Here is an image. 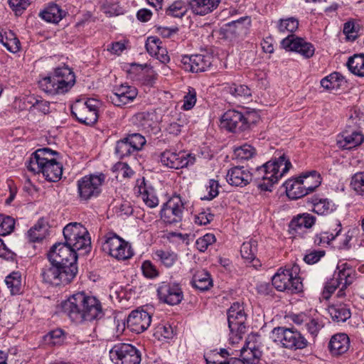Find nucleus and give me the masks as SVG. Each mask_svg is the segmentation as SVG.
Wrapping results in <instances>:
<instances>
[{
	"label": "nucleus",
	"mask_w": 364,
	"mask_h": 364,
	"mask_svg": "<svg viewBox=\"0 0 364 364\" xmlns=\"http://www.w3.org/2000/svg\"><path fill=\"white\" fill-rule=\"evenodd\" d=\"M347 66L352 73L364 77V54H355L350 57Z\"/></svg>",
	"instance_id": "36"
},
{
	"label": "nucleus",
	"mask_w": 364,
	"mask_h": 364,
	"mask_svg": "<svg viewBox=\"0 0 364 364\" xmlns=\"http://www.w3.org/2000/svg\"><path fill=\"white\" fill-rule=\"evenodd\" d=\"M257 251V242L256 240H250L242 243L240 247V254L242 257L247 264H252V267H257L261 265L259 259L255 257Z\"/></svg>",
	"instance_id": "27"
},
{
	"label": "nucleus",
	"mask_w": 364,
	"mask_h": 364,
	"mask_svg": "<svg viewBox=\"0 0 364 364\" xmlns=\"http://www.w3.org/2000/svg\"><path fill=\"white\" fill-rule=\"evenodd\" d=\"M313 211L318 215H325L332 210L331 202L326 198H318L314 197L311 199Z\"/></svg>",
	"instance_id": "38"
},
{
	"label": "nucleus",
	"mask_w": 364,
	"mask_h": 364,
	"mask_svg": "<svg viewBox=\"0 0 364 364\" xmlns=\"http://www.w3.org/2000/svg\"><path fill=\"white\" fill-rule=\"evenodd\" d=\"M183 107L185 110H189L196 102V92L194 88L189 87L188 93L184 96Z\"/></svg>",
	"instance_id": "60"
},
{
	"label": "nucleus",
	"mask_w": 364,
	"mask_h": 364,
	"mask_svg": "<svg viewBox=\"0 0 364 364\" xmlns=\"http://www.w3.org/2000/svg\"><path fill=\"white\" fill-rule=\"evenodd\" d=\"M124 245V240L117 234L109 232L106 235L105 240L102 243V249L103 252L114 257L118 249Z\"/></svg>",
	"instance_id": "30"
},
{
	"label": "nucleus",
	"mask_w": 364,
	"mask_h": 364,
	"mask_svg": "<svg viewBox=\"0 0 364 364\" xmlns=\"http://www.w3.org/2000/svg\"><path fill=\"white\" fill-rule=\"evenodd\" d=\"M257 117L255 114L247 113L244 115L235 109L226 111L221 117L222 127L231 132L237 133L250 129L256 122Z\"/></svg>",
	"instance_id": "6"
},
{
	"label": "nucleus",
	"mask_w": 364,
	"mask_h": 364,
	"mask_svg": "<svg viewBox=\"0 0 364 364\" xmlns=\"http://www.w3.org/2000/svg\"><path fill=\"white\" fill-rule=\"evenodd\" d=\"M100 102L90 98L86 101L77 100L71 106V113L76 119L86 125L95 124L98 119V108Z\"/></svg>",
	"instance_id": "7"
},
{
	"label": "nucleus",
	"mask_w": 364,
	"mask_h": 364,
	"mask_svg": "<svg viewBox=\"0 0 364 364\" xmlns=\"http://www.w3.org/2000/svg\"><path fill=\"white\" fill-rule=\"evenodd\" d=\"M364 141V136L358 131L345 130L337 141L338 146L343 149H351L360 145Z\"/></svg>",
	"instance_id": "23"
},
{
	"label": "nucleus",
	"mask_w": 364,
	"mask_h": 364,
	"mask_svg": "<svg viewBox=\"0 0 364 364\" xmlns=\"http://www.w3.org/2000/svg\"><path fill=\"white\" fill-rule=\"evenodd\" d=\"M75 83V73L68 66L56 68L53 73L38 81L39 88L50 95H63Z\"/></svg>",
	"instance_id": "4"
},
{
	"label": "nucleus",
	"mask_w": 364,
	"mask_h": 364,
	"mask_svg": "<svg viewBox=\"0 0 364 364\" xmlns=\"http://www.w3.org/2000/svg\"><path fill=\"white\" fill-rule=\"evenodd\" d=\"M337 269L338 272L335 273L336 279L343 287H347L353 282L355 272L349 264L347 263L338 264Z\"/></svg>",
	"instance_id": "31"
},
{
	"label": "nucleus",
	"mask_w": 364,
	"mask_h": 364,
	"mask_svg": "<svg viewBox=\"0 0 364 364\" xmlns=\"http://www.w3.org/2000/svg\"><path fill=\"white\" fill-rule=\"evenodd\" d=\"M5 282L12 294H18L21 289V277L18 272H14L6 277Z\"/></svg>",
	"instance_id": "40"
},
{
	"label": "nucleus",
	"mask_w": 364,
	"mask_h": 364,
	"mask_svg": "<svg viewBox=\"0 0 364 364\" xmlns=\"http://www.w3.org/2000/svg\"><path fill=\"white\" fill-rule=\"evenodd\" d=\"M151 322L150 314L142 309H137L129 314L127 319V327L132 332L141 333L148 328Z\"/></svg>",
	"instance_id": "15"
},
{
	"label": "nucleus",
	"mask_w": 364,
	"mask_h": 364,
	"mask_svg": "<svg viewBox=\"0 0 364 364\" xmlns=\"http://www.w3.org/2000/svg\"><path fill=\"white\" fill-rule=\"evenodd\" d=\"M187 11L185 3L181 1L173 2L166 11L168 16L181 18Z\"/></svg>",
	"instance_id": "46"
},
{
	"label": "nucleus",
	"mask_w": 364,
	"mask_h": 364,
	"mask_svg": "<svg viewBox=\"0 0 364 364\" xmlns=\"http://www.w3.org/2000/svg\"><path fill=\"white\" fill-rule=\"evenodd\" d=\"M58 153L49 148H43L36 150L32 154L27 165L28 170L38 169L37 166H43V164L56 161L54 156Z\"/></svg>",
	"instance_id": "20"
},
{
	"label": "nucleus",
	"mask_w": 364,
	"mask_h": 364,
	"mask_svg": "<svg viewBox=\"0 0 364 364\" xmlns=\"http://www.w3.org/2000/svg\"><path fill=\"white\" fill-rule=\"evenodd\" d=\"M333 226L336 227L335 229H333V232H323L320 235L318 244H329L331 241L334 240L339 235L342 230L341 223L336 221Z\"/></svg>",
	"instance_id": "53"
},
{
	"label": "nucleus",
	"mask_w": 364,
	"mask_h": 364,
	"mask_svg": "<svg viewBox=\"0 0 364 364\" xmlns=\"http://www.w3.org/2000/svg\"><path fill=\"white\" fill-rule=\"evenodd\" d=\"M226 91L235 97H249L251 92L249 87L245 85L232 84L225 87Z\"/></svg>",
	"instance_id": "45"
},
{
	"label": "nucleus",
	"mask_w": 364,
	"mask_h": 364,
	"mask_svg": "<svg viewBox=\"0 0 364 364\" xmlns=\"http://www.w3.org/2000/svg\"><path fill=\"white\" fill-rule=\"evenodd\" d=\"M77 267L71 266L70 269H65L58 264H53L50 262L49 265L45 266L41 272L43 281L55 286L67 284L70 283L76 276Z\"/></svg>",
	"instance_id": "9"
},
{
	"label": "nucleus",
	"mask_w": 364,
	"mask_h": 364,
	"mask_svg": "<svg viewBox=\"0 0 364 364\" xmlns=\"http://www.w3.org/2000/svg\"><path fill=\"white\" fill-rule=\"evenodd\" d=\"M212 61L213 57L210 55L196 54L182 58L184 69L192 73L205 72L210 67Z\"/></svg>",
	"instance_id": "19"
},
{
	"label": "nucleus",
	"mask_w": 364,
	"mask_h": 364,
	"mask_svg": "<svg viewBox=\"0 0 364 364\" xmlns=\"http://www.w3.org/2000/svg\"><path fill=\"white\" fill-rule=\"evenodd\" d=\"M65 242L55 243L48 253L49 262L65 269L77 267L76 252L90 248L91 241L87 229L80 223H70L63 229Z\"/></svg>",
	"instance_id": "1"
},
{
	"label": "nucleus",
	"mask_w": 364,
	"mask_h": 364,
	"mask_svg": "<svg viewBox=\"0 0 364 364\" xmlns=\"http://www.w3.org/2000/svg\"><path fill=\"white\" fill-rule=\"evenodd\" d=\"M154 114L150 112H141L136 115V118L139 121L141 126L144 129H153L156 125V122L153 120Z\"/></svg>",
	"instance_id": "49"
},
{
	"label": "nucleus",
	"mask_w": 364,
	"mask_h": 364,
	"mask_svg": "<svg viewBox=\"0 0 364 364\" xmlns=\"http://www.w3.org/2000/svg\"><path fill=\"white\" fill-rule=\"evenodd\" d=\"M343 80V76L337 72H334L321 80V85L326 90H333L339 86L338 82Z\"/></svg>",
	"instance_id": "43"
},
{
	"label": "nucleus",
	"mask_w": 364,
	"mask_h": 364,
	"mask_svg": "<svg viewBox=\"0 0 364 364\" xmlns=\"http://www.w3.org/2000/svg\"><path fill=\"white\" fill-rule=\"evenodd\" d=\"M299 178L308 193L313 192L321 183V176L316 171L304 173Z\"/></svg>",
	"instance_id": "34"
},
{
	"label": "nucleus",
	"mask_w": 364,
	"mask_h": 364,
	"mask_svg": "<svg viewBox=\"0 0 364 364\" xmlns=\"http://www.w3.org/2000/svg\"><path fill=\"white\" fill-rule=\"evenodd\" d=\"M306 326L309 332V333L315 337L317 336L318 331L323 327V325L321 322L318 321L316 318L309 319L308 322L306 323Z\"/></svg>",
	"instance_id": "64"
},
{
	"label": "nucleus",
	"mask_w": 364,
	"mask_h": 364,
	"mask_svg": "<svg viewBox=\"0 0 364 364\" xmlns=\"http://www.w3.org/2000/svg\"><path fill=\"white\" fill-rule=\"evenodd\" d=\"M105 176L101 173L97 175L85 176L77 182L78 193L82 200H88L92 197H97L101 192V186Z\"/></svg>",
	"instance_id": "12"
},
{
	"label": "nucleus",
	"mask_w": 364,
	"mask_h": 364,
	"mask_svg": "<svg viewBox=\"0 0 364 364\" xmlns=\"http://www.w3.org/2000/svg\"><path fill=\"white\" fill-rule=\"evenodd\" d=\"M127 139L124 137L117 141L115 146V154L120 158L123 159L136 153L132 150V146L127 143Z\"/></svg>",
	"instance_id": "44"
},
{
	"label": "nucleus",
	"mask_w": 364,
	"mask_h": 364,
	"mask_svg": "<svg viewBox=\"0 0 364 364\" xmlns=\"http://www.w3.org/2000/svg\"><path fill=\"white\" fill-rule=\"evenodd\" d=\"M137 94L138 92L136 87L127 84H122L114 87L112 93L109 96V99L114 105L122 107L133 102L136 97Z\"/></svg>",
	"instance_id": "17"
},
{
	"label": "nucleus",
	"mask_w": 364,
	"mask_h": 364,
	"mask_svg": "<svg viewBox=\"0 0 364 364\" xmlns=\"http://www.w3.org/2000/svg\"><path fill=\"white\" fill-rule=\"evenodd\" d=\"M291 166L289 159L283 154L257 167L251 173L252 178H255L256 181L262 180L263 182L258 184L259 188L262 191H271L273 184L277 183Z\"/></svg>",
	"instance_id": "3"
},
{
	"label": "nucleus",
	"mask_w": 364,
	"mask_h": 364,
	"mask_svg": "<svg viewBox=\"0 0 364 364\" xmlns=\"http://www.w3.org/2000/svg\"><path fill=\"white\" fill-rule=\"evenodd\" d=\"M154 114L150 112H141L136 115V118L139 121L141 126L144 129H153L156 125V122L153 120Z\"/></svg>",
	"instance_id": "50"
},
{
	"label": "nucleus",
	"mask_w": 364,
	"mask_h": 364,
	"mask_svg": "<svg viewBox=\"0 0 364 364\" xmlns=\"http://www.w3.org/2000/svg\"><path fill=\"white\" fill-rule=\"evenodd\" d=\"M14 220L11 217L0 215V235L10 234L14 228Z\"/></svg>",
	"instance_id": "51"
},
{
	"label": "nucleus",
	"mask_w": 364,
	"mask_h": 364,
	"mask_svg": "<svg viewBox=\"0 0 364 364\" xmlns=\"http://www.w3.org/2000/svg\"><path fill=\"white\" fill-rule=\"evenodd\" d=\"M193 287L200 291H205L213 286V279L208 272L205 270L197 271L191 280Z\"/></svg>",
	"instance_id": "32"
},
{
	"label": "nucleus",
	"mask_w": 364,
	"mask_h": 364,
	"mask_svg": "<svg viewBox=\"0 0 364 364\" xmlns=\"http://www.w3.org/2000/svg\"><path fill=\"white\" fill-rule=\"evenodd\" d=\"M161 161L163 165L171 168H182L189 164H193L195 158L185 152L175 153L165 151L161 154Z\"/></svg>",
	"instance_id": "16"
},
{
	"label": "nucleus",
	"mask_w": 364,
	"mask_h": 364,
	"mask_svg": "<svg viewBox=\"0 0 364 364\" xmlns=\"http://www.w3.org/2000/svg\"><path fill=\"white\" fill-rule=\"evenodd\" d=\"M141 270L143 274L147 278H155L159 275V272L156 267L149 260H146L142 263Z\"/></svg>",
	"instance_id": "59"
},
{
	"label": "nucleus",
	"mask_w": 364,
	"mask_h": 364,
	"mask_svg": "<svg viewBox=\"0 0 364 364\" xmlns=\"http://www.w3.org/2000/svg\"><path fill=\"white\" fill-rule=\"evenodd\" d=\"M221 0H190L191 10L194 14L205 16L215 10Z\"/></svg>",
	"instance_id": "24"
},
{
	"label": "nucleus",
	"mask_w": 364,
	"mask_h": 364,
	"mask_svg": "<svg viewBox=\"0 0 364 364\" xmlns=\"http://www.w3.org/2000/svg\"><path fill=\"white\" fill-rule=\"evenodd\" d=\"M272 285L279 291H287L291 294L302 291L303 284L300 277L292 275L289 269H279L272 277Z\"/></svg>",
	"instance_id": "11"
},
{
	"label": "nucleus",
	"mask_w": 364,
	"mask_h": 364,
	"mask_svg": "<svg viewBox=\"0 0 364 364\" xmlns=\"http://www.w3.org/2000/svg\"><path fill=\"white\" fill-rule=\"evenodd\" d=\"M63 312L76 323L101 318L104 314L100 301L82 292L77 293L61 303Z\"/></svg>",
	"instance_id": "2"
},
{
	"label": "nucleus",
	"mask_w": 364,
	"mask_h": 364,
	"mask_svg": "<svg viewBox=\"0 0 364 364\" xmlns=\"http://www.w3.org/2000/svg\"><path fill=\"white\" fill-rule=\"evenodd\" d=\"M9 5L16 15H21L31 4V0H8Z\"/></svg>",
	"instance_id": "56"
},
{
	"label": "nucleus",
	"mask_w": 364,
	"mask_h": 364,
	"mask_svg": "<svg viewBox=\"0 0 364 364\" xmlns=\"http://www.w3.org/2000/svg\"><path fill=\"white\" fill-rule=\"evenodd\" d=\"M324 255L325 251L323 250H313L304 256V260L309 264H314L318 262Z\"/></svg>",
	"instance_id": "62"
},
{
	"label": "nucleus",
	"mask_w": 364,
	"mask_h": 364,
	"mask_svg": "<svg viewBox=\"0 0 364 364\" xmlns=\"http://www.w3.org/2000/svg\"><path fill=\"white\" fill-rule=\"evenodd\" d=\"M281 46L286 50L299 53L306 58L312 57L315 51V48L311 43L294 34H289L284 38L281 42Z\"/></svg>",
	"instance_id": "14"
},
{
	"label": "nucleus",
	"mask_w": 364,
	"mask_h": 364,
	"mask_svg": "<svg viewBox=\"0 0 364 364\" xmlns=\"http://www.w3.org/2000/svg\"><path fill=\"white\" fill-rule=\"evenodd\" d=\"M350 340L346 333H338L333 336L329 341V350L333 355H340L349 349Z\"/></svg>",
	"instance_id": "25"
},
{
	"label": "nucleus",
	"mask_w": 364,
	"mask_h": 364,
	"mask_svg": "<svg viewBox=\"0 0 364 364\" xmlns=\"http://www.w3.org/2000/svg\"><path fill=\"white\" fill-rule=\"evenodd\" d=\"M132 255L133 252L131 249V246L128 242L124 241V245H122V247L118 249L117 252L113 257L117 259L118 260H125L132 257Z\"/></svg>",
	"instance_id": "58"
},
{
	"label": "nucleus",
	"mask_w": 364,
	"mask_h": 364,
	"mask_svg": "<svg viewBox=\"0 0 364 364\" xmlns=\"http://www.w3.org/2000/svg\"><path fill=\"white\" fill-rule=\"evenodd\" d=\"M270 338L275 343L289 350H301L309 344L307 339L294 328L276 327L272 331Z\"/></svg>",
	"instance_id": "5"
},
{
	"label": "nucleus",
	"mask_w": 364,
	"mask_h": 364,
	"mask_svg": "<svg viewBox=\"0 0 364 364\" xmlns=\"http://www.w3.org/2000/svg\"><path fill=\"white\" fill-rule=\"evenodd\" d=\"M350 186L358 195L364 196V171L357 172L352 176Z\"/></svg>",
	"instance_id": "48"
},
{
	"label": "nucleus",
	"mask_w": 364,
	"mask_h": 364,
	"mask_svg": "<svg viewBox=\"0 0 364 364\" xmlns=\"http://www.w3.org/2000/svg\"><path fill=\"white\" fill-rule=\"evenodd\" d=\"M284 186L286 188L287 196L291 199H298L308 194L304 185L299 178L287 181Z\"/></svg>",
	"instance_id": "28"
},
{
	"label": "nucleus",
	"mask_w": 364,
	"mask_h": 364,
	"mask_svg": "<svg viewBox=\"0 0 364 364\" xmlns=\"http://www.w3.org/2000/svg\"><path fill=\"white\" fill-rule=\"evenodd\" d=\"M341 284H340V282L336 279V274H334L333 277L325 285L323 292L324 298L328 299L337 288L341 287Z\"/></svg>",
	"instance_id": "61"
},
{
	"label": "nucleus",
	"mask_w": 364,
	"mask_h": 364,
	"mask_svg": "<svg viewBox=\"0 0 364 364\" xmlns=\"http://www.w3.org/2000/svg\"><path fill=\"white\" fill-rule=\"evenodd\" d=\"M299 27V20L294 17L280 19L278 29L281 33L288 32L292 34Z\"/></svg>",
	"instance_id": "42"
},
{
	"label": "nucleus",
	"mask_w": 364,
	"mask_h": 364,
	"mask_svg": "<svg viewBox=\"0 0 364 364\" xmlns=\"http://www.w3.org/2000/svg\"><path fill=\"white\" fill-rule=\"evenodd\" d=\"M226 179L231 186H245L252 181V174L243 166H235L228 171Z\"/></svg>",
	"instance_id": "22"
},
{
	"label": "nucleus",
	"mask_w": 364,
	"mask_h": 364,
	"mask_svg": "<svg viewBox=\"0 0 364 364\" xmlns=\"http://www.w3.org/2000/svg\"><path fill=\"white\" fill-rule=\"evenodd\" d=\"M161 44L162 42L159 38L156 36H150L147 38L145 46L147 52L151 55H154L163 47Z\"/></svg>",
	"instance_id": "57"
},
{
	"label": "nucleus",
	"mask_w": 364,
	"mask_h": 364,
	"mask_svg": "<svg viewBox=\"0 0 364 364\" xmlns=\"http://www.w3.org/2000/svg\"><path fill=\"white\" fill-rule=\"evenodd\" d=\"M63 336V331L61 329H55L50 331L45 336V340L53 345H55L61 342Z\"/></svg>",
	"instance_id": "63"
},
{
	"label": "nucleus",
	"mask_w": 364,
	"mask_h": 364,
	"mask_svg": "<svg viewBox=\"0 0 364 364\" xmlns=\"http://www.w3.org/2000/svg\"><path fill=\"white\" fill-rule=\"evenodd\" d=\"M38 169L29 170L34 173H42L48 181H58L63 174V166L57 161L43 164V166H37Z\"/></svg>",
	"instance_id": "21"
},
{
	"label": "nucleus",
	"mask_w": 364,
	"mask_h": 364,
	"mask_svg": "<svg viewBox=\"0 0 364 364\" xmlns=\"http://www.w3.org/2000/svg\"><path fill=\"white\" fill-rule=\"evenodd\" d=\"M215 241V236L213 234L208 233L196 240V246L200 252H204L208 246L213 244Z\"/></svg>",
	"instance_id": "54"
},
{
	"label": "nucleus",
	"mask_w": 364,
	"mask_h": 364,
	"mask_svg": "<svg viewBox=\"0 0 364 364\" xmlns=\"http://www.w3.org/2000/svg\"><path fill=\"white\" fill-rule=\"evenodd\" d=\"M360 28V26L357 22L349 21L344 23L343 33L347 36L348 39L353 41L357 38Z\"/></svg>",
	"instance_id": "55"
},
{
	"label": "nucleus",
	"mask_w": 364,
	"mask_h": 364,
	"mask_svg": "<svg viewBox=\"0 0 364 364\" xmlns=\"http://www.w3.org/2000/svg\"><path fill=\"white\" fill-rule=\"evenodd\" d=\"M28 237L32 242L41 241L45 237L44 227L37 223L28 231Z\"/></svg>",
	"instance_id": "52"
},
{
	"label": "nucleus",
	"mask_w": 364,
	"mask_h": 364,
	"mask_svg": "<svg viewBox=\"0 0 364 364\" xmlns=\"http://www.w3.org/2000/svg\"><path fill=\"white\" fill-rule=\"evenodd\" d=\"M66 14L67 12L59 5L50 3L40 13L39 16L48 23H58L66 16Z\"/></svg>",
	"instance_id": "26"
},
{
	"label": "nucleus",
	"mask_w": 364,
	"mask_h": 364,
	"mask_svg": "<svg viewBox=\"0 0 364 364\" xmlns=\"http://www.w3.org/2000/svg\"><path fill=\"white\" fill-rule=\"evenodd\" d=\"M155 256L166 267H172L178 260V255L169 250H158L155 252Z\"/></svg>",
	"instance_id": "37"
},
{
	"label": "nucleus",
	"mask_w": 364,
	"mask_h": 364,
	"mask_svg": "<svg viewBox=\"0 0 364 364\" xmlns=\"http://www.w3.org/2000/svg\"><path fill=\"white\" fill-rule=\"evenodd\" d=\"M249 344L250 343H247V346H243L240 350V356L247 363L256 364L262 355V352L255 344L250 347L248 346Z\"/></svg>",
	"instance_id": "35"
},
{
	"label": "nucleus",
	"mask_w": 364,
	"mask_h": 364,
	"mask_svg": "<svg viewBox=\"0 0 364 364\" xmlns=\"http://www.w3.org/2000/svg\"><path fill=\"white\" fill-rule=\"evenodd\" d=\"M109 357L114 364H140L141 360L140 350L127 343H115L109 350Z\"/></svg>",
	"instance_id": "10"
},
{
	"label": "nucleus",
	"mask_w": 364,
	"mask_h": 364,
	"mask_svg": "<svg viewBox=\"0 0 364 364\" xmlns=\"http://www.w3.org/2000/svg\"><path fill=\"white\" fill-rule=\"evenodd\" d=\"M328 314L335 322H345L351 316L350 309L344 304L331 305L328 308Z\"/></svg>",
	"instance_id": "33"
},
{
	"label": "nucleus",
	"mask_w": 364,
	"mask_h": 364,
	"mask_svg": "<svg viewBox=\"0 0 364 364\" xmlns=\"http://www.w3.org/2000/svg\"><path fill=\"white\" fill-rule=\"evenodd\" d=\"M316 221L315 217L309 214L303 213L294 218L289 223V232L294 234L293 232H298L304 228H311Z\"/></svg>",
	"instance_id": "29"
},
{
	"label": "nucleus",
	"mask_w": 364,
	"mask_h": 364,
	"mask_svg": "<svg viewBox=\"0 0 364 364\" xmlns=\"http://www.w3.org/2000/svg\"><path fill=\"white\" fill-rule=\"evenodd\" d=\"M125 138L128 141L127 143L131 145L132 150L134 151L135 152L141 150L146 141L144 136L139 133L130 134Z\"/></svg>",
	"instance_id": "47"
},
{
	"label": "nucleus",
	"mask_w": 364,
	"mask_h": 364,
	"mask_svg": "<svg viewBox=\"0 0 364 364\" xmlns=\"http://www.w3.org/2000/svg\"><path fill=\"white\" fill-rule=\"evenodd\" d=\"M247 319L244 307L239 302L233 303L228 311V327L230 331V340L232 343L238 342L245 333Z\"/></svg>",
	"instance_id": "8"
},
{
	"label": "nucleus",
	"mask_w": 364,
	"mask_h": 364,
	"mask_svg": "<svg viewBox=\"0 0 364 364\" xmlns=\"http://www.w3.org/2000/svg\"><path fill=\"white\" fill-rule=\"evenodd\" d=\"M157 292L160 301L171 306L180 304L183 298L181 288L176 284H162Z\"/></svg>",
	"instance_id": "18"
},
{
	"label": "nucleus",
	"mask_w": 364,
	"mask_h": 364,
	"mask_svg": "<svg viewBox=\"0 0 364 364\" xmlns=\"http://www.w3.org/2000/svg\"><path fill=\"white\" fill-rule=\"evenodd\" d=\"M184 204L179 196H174L166 203L160 212L161 220L168 224L178 223L182 220Z\"/></svg>",
	"instance_id": "13"
},
{
	"label": "nucleus",
	"mask_w": 364,
	"mask_h": 364,
	"mask_svg": "<svg viewBox=\"0 0 364 364\" xmlns=\"http://www.w3.org/2000/svg\"><path fill=\"white\" fill-rule=\"evenodd\" d=\"M255 154V149L247 144L236 147L234 149V156L235 159L239 160H248L252 158Z\"/></svg>",
	"instance_id": "41"
},
{
	"label": "nucleus",
	"mask_w": 364,
	"mask_h": 364,
	"mask_svg": "<svg viewBox=\"0 0 364 364\" xmlns=\"http://www.w3.org/2000/svg\"><path fill=\"white\" fill-rule=\"evenodd\" d=\"M4 36L5 38L2 44L9 51L15 53L20 50V41L14 32L4 31Z\"/></svg>",
	"instance_id": "39"
}]
</instances>
